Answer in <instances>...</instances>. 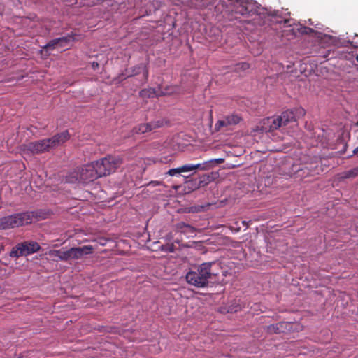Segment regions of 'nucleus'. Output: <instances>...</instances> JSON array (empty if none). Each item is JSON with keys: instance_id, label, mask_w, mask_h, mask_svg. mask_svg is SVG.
Masks as SVG:
<instances>
[{"instance_id": "nucleus-1", "label": "nucleus", "mask_w": 358, "mask_h": 358, "mask_svg": "<svg viewBox=\"0 0 358 358\" xmlns=\"http://www.w3.org/2000/svg\"><path fill=\"white\" fill-rule=\"evenodd\" d=\"M305 115V110L303 108H296L295 110H287L282 113L278 117H269L264 119L257 126V131L261 132H273L278 129H283L284 127L290 124H295L299 116Z\"/></svg>"}, {"instance_id": "nucleus-2", "label": "nucleus", "mask_w": 358, "mask_h": 358, "mask_svg": "<svg viewBox=\"0 0 358 358\" xmlns=\"http://www.w3.org/2000/svg\"><path fill=\"white\" fill-rule=\"evenodd\" d=\"M70 138L67 131L57 134L52 138L41 139L38 141L29 142L22 145V150L24 153L31 155H40L45 152H49L51 149L55 148Z\"/></svg>"}, {"instance_id": "nucleus-3", "label": "nucleus", "mask_w": 358, "mask_h": 358, "mask_svg": "<svg viewBox=\"0 0 358 358\" xmlns=\"http://www.w3.org/2000/svg\"><path fill=\"white\" fill-rule=\"evenodd\" d=\"M212 264L211 262H205L199 265L196 271H189L185 276L187 282L198 288L208 286L213 277Z\"/></svg>"}, {"instance_id": "nucleus-4", "label": "nucleus", "mask_w": 358, "mask_h": 358, "mask_svg": "<svg viewBox=\"0 0 358 358\" xmlns=\"http://www.w3.org/2000/svg\"><path fill=\"white\" fill-rule=\"evenodd\" d=\"M99 178L100 177L93 162L70 172L66 177V181L69 183H88Z\"/></svg>"}, {"instance_id": "nucleus-5", "label": "nucleus", "mask_w": 358, "mask_h": 358, "mask_svg": "<svg viewBox=\"0 0 358 358\" xmlns=\"http://www.w3.org/2000/svg\"><path fill=\"white\" fill-rule=\"evenodd\" d=\"M36 215L34 212H24L0 218V230H6L31 224Z\"/></svg>"}, {"instance_id": "nucleus-6", "label": "nucleus", "mask_w": 358, "mask_h": 358, "mask_svg": "<svg viewBox=\"0 0 358 358\" xmlns=\"http://www.w3.org/2000/svg\"><path fill=\"white\" fill-rule=\"evenodd\" d=\"M94 163L101 178L115 172L122 164V159L118 156L108 155Z\"/></svg>"}, {"instance_id": "nucleus-7", "label": "nucleus", "mask_w": 358, "mask_h": 358, "mask_svg": "<svg viewBox=\"0 0 358 358\" xmlns=\"http://www.w3.org/2000/svg\"><path fill=\"white\" fill-rule=\"evenodd\" d=\"M40 245L36 241H23L17 243L10 252L11 258H19L22 256H27L39 251Z\"/></svg>"}, {"instance_id": "nucleus-8", "label": "nucleus", "mask_w": 358, "mask_h": 358, "mask_svg": "<svg viewBox=\"0 0 358 358\" xmlns=\"http://www.w3.org/2000/svg\"><path fill=\"white\" fill-rule=\"evenodd\" d=\"M234 2V10L243 16H249L257 12L256 3L252 0H229Z\"/></svg>"}, {"instance_id": "nucleus-9", "label": "nucleus", "mask_w": 358, "mask_h": 358, "mask_svg": "<svg viewBox=\"0 0 358 358\" xmlns=\"http://www.w3.org/2000/svg\"><path fill=\"white\" fill-rule=\"evenodd\" d=\"M94 250V248L92 245L71 248L64 250V262L81 259L84 255L92 254Z\"/></svg>"}, {"instance_id": "nucleus-10", "label": "nucleus", "mask_w": 358, "mask_h": 358, "mask_svg": "<svg viewBox=\"0 0 358 358\" xmlns=\"http://www.w3.org/2000/svg\"><path fill=\"white\" fill-rule=\"evenodd\" d=\"M163 126L162 120L153 121L149 123L140 124L133 129L134 134H142L148 131H151Z\"/></svg>"}, {"instance_id": "nucleus-11", "label": "nucleus", "mask_w": 358, "mask_h": 358, "mask_svg": "<svg viewBox=\"0 0 358 358\" xmlns=\"http://www.w3.org/2000/svg\"><path fill=\"white\" fill-rule=\"evenodd\" d=\"M66 38H57L50 41L47 44H45L41 50V52H45V55H48V52L49 50H54L58 48V43L62 41H65Z\"/></svg>"}, {"instance_id": "nucleus-12", "label": "nucleus", "mask_w": 358, "mask_h": 358, "mask_svg": "<svg viewBox=\"0 0 358 358\" xmlns=\"http://www.w3.org/2000/svg\"><path fill=\"white\" fill-rule=\"evenodd\" d=\"M176 230L182 234H194L196 232V229L183 222H178L175 226Z\"/></svg>"}, {"instance_id": "nucleus-13", "label": "nucleus", "mask_w": 358, "mask_h": 358, "mask_svg": "<svg viewBox=\"0 0 358 358\" xmlns=\"http://www.w3.org/2000/svg\"><path fill=\"white\" fill-rule=\"evenodd\" d=\"M142 71H143V75L147 80L148 76V70L147 69L146 65L141 64L131 69V73L128 75V76H133L136 75L140 74Z\"/></svg>"}, {"instance_id": "nucleus-14", "label": "nucleus", "mask_w": 358, "mask_h": 358, "mask_svg": "<svg viewBox=\"0 0 358 358\" xmlns=\"http://www.w3.org/2000/svg\"><path fill=\"white\" fill-rule=\"evenodd\" d=\"M285 322H278L274 324L269 325L266 327L267 331L270 334H280L283 331Z\"/></svg>"}, {"instance_id": "nucleus-15", "label": "nucleus", "mask_w": 358, "mask_h": 358, "mask_svg": "<svg viewBox=\"0 0 358 358\" xmlns=\"http://www.w3.org/2000/svg\"><path fill=\"white\" fill-rule=\"evenodd\" d=\"M48 255L55 261H64V250H52L48 252Z\"/></svg>"}, {"instance_id": "nucleus-16", "label": "nucleus", "mask_w": 358, "mask_h": 358, "mask_svg": "<svg viewBox=\"0 0 358 358\" xmlns=\"http://www.w3.org/2000/svg\"><path fill=\"white\" fill-rule=\"evenodd\" d=\"M224 119L227 126L237 124L241 121V117L236 115H230Z\"/></svg>"}, {"instance_id": "nucleus-17", "label": "nucleus", "mask_w": 358, "mask_h": 358, "mask_svg": "<svg viewBox=\"0 0 358 358\" xmlns=\"http://www.w3.org/2000/svg\"><path fill=\"white\" fill-rule=\"evenodd\" d=\"M185 189H187L188 192H192L198 189L197 178L187 180L185 182Z\"/></svg>"}, {"instance_id": "nucleus-18", "label": "nucleus", "mask_w": 358, "mask_h": 358, "mask_svg": "<svg viewBox=\"0 0 358 358\" xmlns=\"http://www.w3.org/2000/svg\"><path fill=\"white\" fill-rule=\"evenodd\" d=\"M358 176V166L342 173L341 178H355Z\"/></svg>"}, {"instance_id": "nucleus-19", "label": "nucleus", "mask_w": 358, "mask_h": 358, "mask_svg": "<svg viewBox=\"0 0 358 358\" xmlns=\"http://www.w3.org/2000/svg\"><path fill=\"white\" fill-rule=\"evenodd\" d=\"M140 96L142 98H150V97H154L157 96L156 92L155 89L150 88V89H143L141 90Z\"/></svg>"}, {"instance_id": "nucleus-20", "label": "nucleus", "mask_w": 358, "mask_h": 358, "mask_svg": "<svg viewBox=\"0 0 358 358\" xmlns=\"http://www.w3.org/2000/svg\"><path fill=\"white\" fill-rule=\"evenodd\" d=\"M210 164V162H208V161L204 162L203 163H201V164H194V173H196V171L197 170H201V171L210 170V166L209 165Z\"/></svg>"}, {"instance_id": "nucleus-21", "label": "nucleus", "mask_w": 358, "mask_h": 358, "mask_svg": "<svg viewBox=\"0 0 358 358\" xmlns=\"http://www.w3.org/2000/svg\"><path fill=\"white\" fill-rule=\"evenodd\" d=\"M76 34L73 33L69 34L66 36H63L62 38H66L65 41H62L58 43V48H63L66 46L71 41H76V38H75Z\"/></svg>"}, {"instance_id": "nucleus-22", "label": "nucleus", "mask_w": 358, "mask_h": 358, "mask_svg": "<svg viewBox=\"0 0 358 358\" xmlns=\"http://www.w3.org/2000/svg\"><path fill=\"white\" fill-rule=\"evenodd\" d=\"M250 68V64L247 62H240L235 65L234 71L236 72H241L243 71H245Z\"/></svg>"}, {"instance_id": "nucleus-23", "label": "nucleus", "mask_w": 358, "mask_h": 358, "mask_svg": "<svg viewBox=\"0 0 358 358\" xmlns=\"http://www.w3.org/2000/svg\"><path fill=\"white\" fill-rule=\"evenodd\" d=\"M209 182V176H206L205 175L200 177L199 179H197V184L199 189L203 187H205L207 185Z\"/></svg>"}, {"instance_id": "nucleus-24", "label": "nucleus", "mask_w": 358, "mask_h": 358, "mask_svg": "<svg viewBox=\"0 0 358 358\" xmlns=\"http://www.w3.org/2000/svg\"><path fill=\"white\" fill-rule=\"evenodd\" d=\"M182 173L181 166L170 169L167 172L165 173V175H168L170 176H175Z\"/></svg>"}, {"instance_id": "nucleus-25", "label": "nucleus", "mask_w": 358, "mask_h": 358, "mask_svg": "<svg viewBox=\"0 0 358 358\" xmlns=\"http://www.w3.org/2000/svg\"><path fill=\"white\" fill-rule=\"evenodd\" d=\"M160 250L166 252H173L175 251V245L173 243H168L160 246Z\"/></svg>"}, {"instance_id": "nucleus-26", "label": "nucleus", "mask_w": 358, "mask_h": 358, "mask_svg": "<svg viewBox=\"0 0 358 358\" xmlns=\"http://www.w3.org/2000/svg\"><path fill=\"white\" fill-rule=\"evenodd\" d=\"M180 166H181L182 173L192 172V173H194V164H185Z\"/></svg>"}, {"instance_id": "nucleus-27", "label": "nucleus", "mask_w": 358, "mask_h": 358, "mask_svg": "<svg viewBox=\"0 0 358 358\" xmlns=\"http://www.w3.org/2000/svg\"><path fill=\"white\" fill-rule=\"evenodd\" d=\"M208 162H210V164H209L210 166V169H213L215 164H222L224 162V159L223 158H217V159H212L210 160H208Z\"/></svg>"}, {"instance_id": "nucleus-28", "label": "nucleus", "mask_w": 358, "mask_h": 358, "mask_svg": "<svg viewBox=\"0 0 358 358\" xmlns=\"http://www.w3.org/2000/svg\"><path fill=\"white\" fill-rule=\"evenodd\" d=\"M227 127L224 119L220 120L217 122V123L215 125V129L216 131H219L222 127Z\"/></svg>"}, {"instance_id": "nucleus-29", "label": "nucleus", "mask_w": 358, "mask_h": 358, "mask_svg": "<svg viewBox=\"0 0 358 358\" xmlns=\"http://www.w3.org/2000/svg\"><path fill=\"white\" fill-rule=\"evenodd\" d=\"M302 29H303L302 33L306 34L314 32V30L311 28L303 27V28H302Z\"/></svg>"}, {"instance_id": "nucleus-30", "label": "nucleus", "mask_w": 358, "mask_h": 358, "mask_svg": "<svg viewBox=\"0 0 358 358\" xmlns=\"http://www.w3.org/2000/svg\"><path fill=\"white\" fill-rule=\"evenodd\" d=\"M241 310V306L239 305L236 306L234 308H230L228 312H237Z\"/></svg>"}, {"instance_id": "nucleus-31", "label": "nucleus", "mask_w": 358, "mask_h": 358, "mask_svg": "<svg viewBox=\"0 0 358 358\" xmlns=\"http://www.w3.org/2000/svg\"><path fill=\"white\" fill-rule=\"evenodd\" d=\"M99 64L97 62H93L92 63V67L93 69H96L99 67Z\"/></svg>"}, {"instance_id": "nucleus-32", "label": "nucleus", "mask_w": 358, "mask_h": 358, "mask_svg": "<svg viewBox=\"0 0 358 358\" xmlns=\"http://www.w3.org/2000/svg\"><path fill=\"white\" fill-rule=\"evenodd\" d=\"M358 153V147L355 148L353 150V155H356Z\"/></svg>"}, {"instance_id": "nucleus-33", "label": "nucleus", "mask_w": 358, "mask_h": 358, "mask_svg": "<svg viewBox=\"0 0 358 358\" xmlns=\"http://www.w3.org/2000/svg\"><path fill=\"white\" fill-rule=\"evenodd\" d=\"M243 225L247 226V224H246V222H245V221H243Z\"/></svg>"}, {"instance_id": "nucleus-34", "label": "nucleus", "mask_w": 358, "mask_h": 358, "mask_svg": "<svg viewBox=\"0 0 358 358\" xmlns=\"http://www.w3.org/2000/svg\"><path fill=\"white\" fill-rule=\"evenodd\" d=\"M355 59H356V61L358 62V55L356 56Z\"/></svg>"}, {"instance_id": "nucleus-35", "label": "nucleus", "mask_w": 358, "mask_h": 358, "mask_svg": "<svg viewBox=\"0 0 358 358\" xmlns=\"http://www.w3.org/2000/svg\"><path fill=\"white\" fill-rule=\"evenodd\" d=\"M357 125H358V122H357Z\"/></svg>"}]
</instances>
